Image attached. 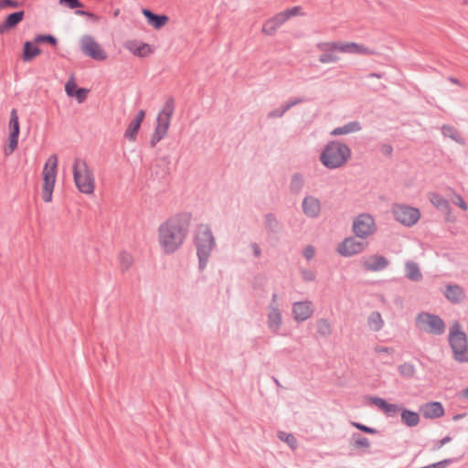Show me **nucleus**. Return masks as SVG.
Listing matches in <instances>:
<instances>
[{"label":"nucleus","mask_w":468,"mask_h":468,"mask_svg":"<svg viewBox=\"0 0 468 468\" xmlns=\"http://www.w3.org/2000/svg\"><path fill=\"white\" fill-rule=\"evenodd\" d=\"M191 219V213L182 212L159 226L158 239L165 254H172L182 246L187 237Z\"/></svg>","instance_id":"nucleus-1"},{"label":"nucleus","mask_w":468,"mask_h":468,"mask_svg":"<svg viewBox=\"0 0 468 468\" xmlns=\"http://www.w3.org/2000/svg\"><path fill=\"white\" fill-rule=\"evenodd\" d=\"M194 244L198 258V271L202 272L209 261L216 240L208 225L199 224L194 236Z\"/></svg>","instance_id":"nucleus-2"},{"label":"nucleus","mask_w":468,"mask_h":468,"mask_svg":"<svg viewBox=\"0 0 468 468\" xmlns=\"http://www.w3.org/2000/svg\"><path fill=\"white\" fill-rule=\"evenodd\" d=\"M351 157L349 146L339 141H331L324 146L319 160L328 169H336L346 165Z\"/></svg>","instance_id":"nucleus-3"},{"label":"nucleus","mask_w":468,"mask_h":468,"mask_svg":"<svg viewBox=\"0 0 468 468\" xmlns=\"http://www.w3.org/2000/svg\"><path fill=\"white\" fill-rule=\"evenodd\" d=\"M452 358L458 363H468V339L458 321L453 322L448 335Z\"/></svg>","instance_id":"nucleus-4"},{"label":"nucleus","mask_w":468,"mask_h":468,"mask_svg":"<svg viewBox=\"0 0 468 468\" xmlns=\"http://www.w3.org/2000/svg\"><path fill=\"white\" fill-rule=\"evenodd\" d=\"M72 168L74 182L79 191L84 194H92L95 188V179L93 172L86 162L76 159Z\"/></svg>","instance_id":"nucleus-5"},{"label":"nucleus","mask_w":468,"mask_h":468,"mask_svg":"<svg viewBox=\"0 0 468 468\" xmlns=\"http://www.w3.org/2000/svg\"><path fill=\"white\" fill-rule=\"evenodd\" d=\"M57 167L58 157L56 154H52L48 157L42 171V198L45 202H50L52 200V193L54 190L57 176Z\"/></svg>","instance_id":"nucleus-6"},{"label":"nucleus","mask_w":468,"mask_h":468,"mask_svg":"<svg viewBox=\"0 0 468 468\" xmlns=\"http://www.w3.org/2000/svg\"><path fill=\"white\" fill-rule=\"evenodd\" d=\"M416 325L427 334L441 335L446 324L440 315L428 312H420L415 318Z\"/></svg>","instance_id":"nucleus-7"},{"label":"nucleus","mask_w":468,"mask_h":468,"mask_svg":"<svg viewBox=\"0 0 468 468\" xmlns=\"http://www.w3.org/2000/svg\"><path fill=\"white\" fill-rule=\"evenodd\" d=\"M392 214L397 221L406 227L415 225L420 218L419 208L404 204L394 205Z\"/></svg>","instance_id":"nucleus-8"},{"label":"nucleus","mask_w":468,"mask_h":468,"mask_svg":"<svg viewBox=\"0 0 468 468\" xmlns=\"http://www.w3.org/2000/svg\"><path fill=\"white\" fill-rule=\"evenodd\" d=\"M376 230L375 220L369 214L358 215L353 222V231L357 238L365 239Z\"/></svg>","instance_id":"nucleus-9"},{"label":"nucleus","mask_w":468,"mask_h":468,"mask_svg":"<svg viewBox=\"0 0 468 468\" xmlns=\"http://www.w3.org/2000/svg\"><path fill=\"white\" fill-rule=\"evenodd\" d=\"M81 51L87 57L96 61H102L107 58V53L101 45L90 35H84L80 39Z\"/></svg>","instance_id":"nucleus-10"},{"label":"nucleus","mask_w":468,"mask_h":468,"mask_svg":"<svg viewBox=\"0 0 468 468\" xmlns=\"http://www.w3.org/2000/svg\"><path fill=\"white\" fill-rule=\"evenodd\" d=\"M9 135L8 144L5 148L4 152L5 155L11 154L18 146V138L20 134V124L18 119V113L16 109H12L10 112V120L8 123Z\"/></svg>","instance_id":"nucleus-11"},{"label":"nucleus","mask_w":468,"mask_h":468,"mask_svg":"<svg viewBox=\"0 0 468 468\" xmlns=\"http://www.w3.org/2000/svg\"><path fill=\"white\" fill-rule=\"evenodd\" d=\"M317 49L322 51L318 58V61L322 64L336 62L339 57L335 55L336 51H340L341 42H319L316 44Z\"/></svg>","instance_id":"nucleus-12"},{"label":"nucleus","mask_w":468,"mask_h":468,"mask_svg":"<svg viewBox=\"0 0 468 468\" xmlns=\"http://www.w3.org/2000/svg\"><path fill=\"white\" fill-rule=\"evenodd\" d=\"M367 243L358 241L354 237L346 238L337 247V252L344 257H351L362 252Z\"/></svg>","instance_id":"nucleus-13"},{"label":"nucleus","mask_w":468,"mask_h":468,"mask_svg":"<svg viewBox=\"0 0 468 468\" xmlns=\"http://www.w3.org/2000/svg\"><path fill=\"white\" fill-rule=\"evenodd\" d=\"M322 204L319 198L307 195L302 202L303 213L309 218H317L321 214Z\"/></svg>","instance_id":"nucleus-14"},{"label":"nucleus","mask_w":468,"mask_h":468,"mask_svg":"<svg viewBox=\"0 0 468 468\" xmlns=\"http://www.w3.org/2000/svg\"><path fill=\"white\" fill-rule=\"evenodd\" d=\"M170 164L168 155L157 158L153 166L152 176L158 181L166 180L170 175Z\"/></svg>","instance_id":"nucleus-15"},{"label":"nucleus","mask_w":468,"mask_h":468,"mask_svg":"<svg viewBox=\"0 0 468 468\" xmlns=\"http://www.w3.org/2000/svg\"><path fill=\"white\" fill-rule=\"evenodd\" d=\"M389 261L382 255L374 254L366 259L362 266L367 271H380L388 268Z\"/></svg>","instance_id":"nucleus-16"},{"label":"nucleus","mask_w":468,"mask_h":468,"mask_svg":"<svg viewBox=\"0 0 468 468\" xmlns=\"http://www.w3.org/2000/svg\"><path fill=\"white\" fill-rule=\"evenodd\" d=\"M314 310L309 301L297 302L293 303L292 314L296 322H303L312 316Z\"/></svg>","instance_id":"nucleus-17"},{"label":"nucleus","mask_w":468,"mask_h":468,"mask_svg":"<svg viewBox=\"0 0 468 468\" xmlns=\"http://www.w3.org/2000/svg\"><path fill=\"white\" fill-rule=\"evenodd\" d=\"M371 404L377 406L388 417H394L399 411L402 410V406L388 403L385 399L379 397H369Z\"/></svg>","instance_id":"nucleus-18"},{"label":"nucleus","mask_w":468,"mask_h":468,"mask_svg":"<svg viewBox=\"0 0 468 468\" xmlns=\"http://www.w3.org/2000/svg\"><path fill=\"white\" fill-rule=\"evenodd\" d=\"M142 13L146 18L147 23L154 29H161L169 21V17L166 15L154 13L148 8H143Z\"/></svg>","instance_id":"nucleus-19"},{"label":"nucleus","mask_w":468,"mask_h":468,"mask_svg":"<svg viewBox=\"0 0 468 468\" xmlns=\"http://www.w3.org/2000/svg\"><path fill=\"white\" fill-rule=\"evenodd\" d=\"M25 18V11L19 10L8 14L4 22L0 25V35H3L5 31L11 30L21 23Z\"/></svg>","instance_id":"nucleus-20"},{"label":"nucleus","mask_w":468,"mask_h":468,"mask_svg":"<svg viewBox=\"0 0 468 468\" xmlns=\"http://www.w3.org/2000/svg\"><path fill=\"white\" fill-rule=\"evenodd\" d=\"M443 294L453 304L461 303L465 298L464 290L458 284L446 285Z\"/></svg>","instance_id":"nucleus-21"},{"label":"nucleus","mask_w":468,"mask_h":468,"mask_svg":"<svg viewBox=\"0 0 468 468\" xmlns=\"http://www.w3.org/2000/svg\"><path fill=\"white\" fill-rule=\"evenodd\" d=\"M420 411L425 419H436L444 415V408L438 401H431L422 405Z\"/></svg>","instance_id":"nucleus-22"},{"label":"nucleus","mask_w":468,"mask_h":468,"mask_svg":"<svg viewBox=\"0 0 468 468\" xmlns=\"http://www.w3.org/2000/svg\"><path fill=\"white\" fill-rule=\"evenodd\" d=\"M37 45L38 44L35 43V39L33 41L27 40L23 44L21 58L24 62H30L42 53L41 48H39Z\"/></svg>","instance_id":"nucleus-23"},{"label":"nucleus","mask_w":468,"mask_h":468,"mask_svg":"<svg viewBox=\"0 0 468 468\" xmlns=\"http://www.w3.org/2000/svg\"><path fill=\"white\" fill-rule=\"evenodd\" d=\"M126 48L135 56L145 58L153 52L152 47L144 42L130 41Z\"/></svg>","instance_id":"nucleus-24"},{"label":"nucleus","mask_w":468,"mask_h":468,"mask_svg":"<svg viewBox=\"0 0 468 468\" xmlns=\"http://www.w3.org/2000/svg\"><path fill=\"white\" fill-rule=\"evenodd\" d=\"M264 225L267 232L271 234H277L283 228L282 223L271 212L264 215Z\"/></svg>","instance_id":"nucleus-25"},{"label":"nucleus","mask_w":468,"mask_h":468,"mask_svg":"<svg viewBox=\"0 0 468 468\" xmlns=\"http://www.w3.org/2000/svg\"><path fill=\"white\" fill-rule=\"evenodd\" d=\"M349 446L352 450H363V452H367V450L370 447V441L360 433L354 432L349 440Z\"/></svg>","instance_id":"nucleus-26"},{"label":"nucleus","mask_w":468,"mask_h":468,"mask_svg":"<svg viewBox=\"0 0 468 468\" xmlns=\"http://www.w3.org/2000/svg\"><path fill=\"white\" fill-rule=\"evenodd\" d=\"M340 51L344 53L370 55L374 52L368 48L355 42L341 43Z\"/></svg>","instance_id":"nucleus-27"},{"label":"nucleus","mask_w":468,"mask_h":468,"mask_svg":"<svg viewBox=\"0 0 468 468\" xmlns=\"http://www.w3.org/2000/svg\"><path fill=\"white\" fill-rule=\"evenodd\" d=\"M405 277L411 282H420L422 280V273L419 265L411 261L405 263Z\"/></svg>","instance_id":"nucleus-28"},{"label":"nucleus","mask_w":468,"mask_h":468,"mask_svg":"<svg viewBox=\"0 0 468 468\" xmlns=\"http://www.w3.org/2000/svg\"><path fill=\"white\" fill-rule=\"evenodd\" d=\"M361 124L357 121L350 122L343 126L336 127L331 132V135L338 136L343 134H347L351 133H356L361 130Z\"/></svg>","instance_id":"nucleus-29"},{"label":"nucleus","mask_w":468,"mask_h":468,"mask_svg":"<svg viewBox=\"0 0 468 468\" xmlns=\"http://www.w3.org/2000/svg\"><path fill=\"white\" fill-rule=\"evenodd\" d=\"M441 133L445 137H449L461 145H465L466 142L463 137L461 136L459 131L450 124H443L441 127Z\"/></svg>","instance_id":"nucleus-30"},{"label":"nucleus","mask_w":468,"mask_h":468,"mask_svg":"<svg viewBox=\"0 0 468 468\" xmlns=\"http://www.w3.org/2000/svg\"><path fill=\"white\" fill-rule=\"evenodd\" d=\"M401 422L408 427H415L420 422V415L416 411L408 409H402Z\"/></svg>","instance_id":"nucleus-31"},{"label":"nucleus","mask_w":468,"mask_h":468,"mask_svg":"<svg viewBox=\"0 0 468 468\" xmlns=\"http://www.w3.org/2000/svg\"><path fill=\"white\" fill-rule=\"evenodd\" d=\"M303 186H304L303 176L299 172L294 173L292 176L290 186H289L290 192L292 195H299L302 192Z\"/></svg>","instance_id":"nucleus-32"},{"label":"nucleus","mask_w":468,"mask_h":468,"mask_svg":"<svg viewBox=\"0 0 468 468\" xmlns=\"http://www.w3.org/2000/svg\"><path fill=\"white\" fill-rule=\"evenodd\" d=\"M367 324L370 329L373 330L374 332L380 331L384 324L380 313L378 311L370 313L367 319Z\"/></svg>","instance_id":"nucleus-33"},{"label":"nucleus","mask_w":468,"mask_h":468,"mask_svg":"<svg viewBox=\"0 0 468 468\" xmlns=\"http://www.w3.org/2000/svg\"><path fill=\"white\" fill-rule=\"evenodd\" d=\"M268 326L271 331L276 333L282 325V314L280 311L269 312L268 314Z\"/></svg>","instance_id":"nucleus-34"},{"label":"nucleus","mask_w":468,"mask_h":468,"mask_svg":"<svg viewBox=\"0 0 468 468\" xmlns=\"http://www.w3.org/2000/svg\"><path fill=\"white\" fill-rule=\"evenodd\" d=\"M174 112H175V99L172 96H170L166 99L163 108L161 109V111L159 112L157 116L165 117V118L171 120V118L174 114Z\"/></svg>","instance_id":"nucleus-35"},{"label":"nucleus","mask_w":468,"mask_h":468,"mask_svg":"<svg viewBox=\"0 0 468 468\" xmlns=\"http://www.w3.org/2000/svg\"><path fill=\"white\" fill-rule=\"evenodd\" d=\"M430 201L433 206L440 209H446L449 207V202L446 198H444L441 195L438 193H431L430 197Z\"/></svg>","instance_id":"nucleus-36"},{"label":"nucleus","mask_w":468,"mask_h":468,"mask_svg":"<svg viewBox=\"0 0 468 468\" xmlns=\"http://www.w3.org/2000/svg\"><path fill=\"white\" fill-rule=\"evenodd\" d=\"M35 43L37 44H48L51 47L58 45V39L51 34H38L35 37Z\"/></svg>","instance_id":"nucleus-37"},{"label":"nucleus","mask_w":468,"mask_h":468,"mask_svg":"<svg viewBox=\"0 0 468 468\" xmlns=\"http://www.w3.org/2000/svg\"><path fill=\"white\" fill-rule=\"evenodd\" d=\"M317 333L323 337H327L332 334L331 324L327 319H320L317 322Z\"/></svg>","instance_id":"nucleus-38"},{"label":"nucleus","mask_w":468,"mask_h":468,"mask_svg":"<svg viewBox=\"0 0 468 468\" xmlns=\"http://www.w3.org/2000/svg\"><path fill=\"white\" fill-rule=\"evenodd\" d=\"M399 375L406 378H410L415 375L416 369L411 363L405 362L398 367Z\"/></svg>","instance_id":"nucleus-39"},{"label":"nucleus","mask_w":468,"mask_h":468,"mask_svg":"<svg viewBox=\"0 0 468 468\" xmlns=\"http://www.w3.org/2000/svg\"><path fill=\"white\" fill-rule=\"evenodd\" d=\"M140 127L141 125L138 122H135L132 120L124 133V137L130 141H135Z\"/></svg>","instance_id":"nucleus-40"},{"label":"nucleus","mask_w":468,"mask_h":468,"mask_svg":"<svg viewBox=\"0 0 468 468\" xmlns=\"http://www.w3.org/2000/svg\"><path fill=\"white\" fill-rule=\"evenodd\" d=\"M170 122H171L170 119L157 116V118H156V126H155L154 130L160 132L161 133H163L165 135H166L167 131H168L169 126H170Z\"/></svg>","instance_id":"nucleus-41"},{"label":"nucleus","mask_w":468,"mask_h":468,"mask_svg":"<svg viewBox=\"0 0 468 468\" xmlns=\"http://www.w3.org/2000/svg\"><path fill=\"white\" fill-rule=\"evenodd\" d=\"M278 438L285 441L291 448L294 449L297 445V440L292 433H287L285 431H279Z\"/></svg>","instance_id":"nucleus-42"},{"label":"nucleus","mask_w":468,"mask_h":468,"mask_svg":"<svg viewBox=\"0 0 468 468\" xmlns=\"http://www.w3.org/2000/svg\"><path fill=\"white\" fill-rule=\"evenodd\" d=\"M278 27L273 23L271 18L267 19L262 26V33L267 36H273L277 31Z\"/></svg>","instance_id":"nucleus-43"},{"label":"nucleus","mask_w":468,"mask_h":468,"mask_svg":"<svg viewBox=\"0 0 468 468\" xmlns=\"http://www.w3.org/2000/svg\"><path fill=\"white\" fill-rule=\"evenodd\" d=\"M350 424L353 427H355L356 429H357L358 431H362L364 433H367V434L374 435V434H378L379 432L377 429L369 427V426H367V425L362 424L360 422L351 421Z\"/></svg>","instance_id":"nucleus-44"},{"label":"nucleus","mask_w":468,"mask_h":468,"mask_svg":"<svg viewBox=\"0 0 468 468\" xmlns=\"http://www.w3.org/2000/svg\"><path fill=\"white\" fill-rule=\"evenodd\" d=\"M58 5L69 9H80L84 6L80 0H58Z\"/></svg>","instance_id":"nucleus-45"},{"label":"nucleus","mask_w":468,"mask_h":468,"mask_svg":"<svg viewBox=\"0 0 468 468\" xmlns=\"http://www.w3.org/2000/svg\"><path fill=\"white\" fill-rule=\"evenodd\" d=\"M23 5V2L16 0H0V10L9 8H19Z\"/></svg>","instance_id":"nucleus-46"},{"label":"nucleus","mask_w":468,"mask_h":468,"mask_svg":"<svg viewBox=\"0 0 468 468\" xmlns=\"http://www.w3.org/2000/svg\"><path fill=\"white\" fill-rule=\"evenodd\" d=\"M80 87L75 82L74 77L71 78L65 84V91L69 97H71L73 93L77 91Z\"/></svg>","instance_id":"nucleus-47"},{"label":"nucleus","mask_w":468,"mask_h":468,"mask_svg":"<svg viewBox=\"0 0 468 468\" xmlns=\"http://www.w3.org/2000/svg\"><path fill=\"white\" fill-rule=\"evenodd\" d=\"M90 90L86 88H80L70 98H75L79 103H82L86 101Z\"/></svg>","instance_id":"nucleus-48"},{"label":"nucleus","mask_w":468,"mask_h":468,"mask_svg":"<svg viewBox=\"0 0 468 468\" xmlns=\"http://www.w3.org/2000/svg\"><path fill=\"white\" fill-rule=\"evenodd\" d=\"M282 12L284 13V16H286L287 20H289L292 16L303 15V8L300 5H296L292 8H287Z\"/></svg>","instance_id":"nucleus-49"},{"label":"nucleus","mask_w":468,"mask_h":468,"mask_svg":"<svg viewBox=\"0 0 468 468\" xmlns=\"http://www.w3.org/2000/svg\"><path fill=\"white\" fill-rule=\"evenodd\" d=\"M75 14L78 15V16H85V17H87L88 19L91 20L94 23H97V22L100 21V16H97L96 14L90 12V11H86V10H82V9H77L75 11Z\"/></svg>","instance_id":"nucleus-50"},{"label":"nucleus","mask_w":468,"mask_h":468,"mask_svg":"<svg viewBox=\"0 0 468 468\" xmlns=\"http://www.w3.org/2000/svg\"><path fill=\"white\" fill-rule=\"evenodd\" d=\"M120 261L123 267V271H126L132 265V257L127 252H122L120 254Z\"/></svg>","instance_id":"nucleus-51"},{"label":"nucleus","mask_w":468,"mask_h":468,"mask_svg":"<svg viewBox=\"0 0 468 468\" xmlns=\"http://www.w3.org/2000/svg\"><path fill=\"white\" fill-rule=\"evenodd\" d=\"M271 20L279 27L287 21L283 12H280L271 17Z\"/></svg>","instance_id":"nucleus-52"},{"label":"nucleus","mask_w":468,"mask_h":468,"mask_svg":"<svg viewBox=\"0 0 468 468\" xmlns=\"http://www.w3.org/2000/svg\"><path fill=\"white\" fill-rule=\"evenodd\" d=\"M286 112L285 109L282 105L280 108L274 109L268 113V118H280Z\"/></svg>","instance_id":"nucleus-53"},{"label":"nucleus","mask_w":468,"mask_h":468,"mask_svg":"<svg viewBox=\"0 0 468 468\" xmlns=\"http://www.w3.org/2000/svg\"><path fill=\"white\" fill-rule=\"evenodd\" d=\"M165 136V134L154 130V134L152 135V138L150 140L151 147H154L157 144V143H159Z\"/></svg>","instance_id":"nucleus-54"},{"label":"nucleus","mask_w":468,"mask_h":468,"mask_svg":"<svg viewBox=\"0 0 468 468\" xmlns=\"http://www.w3.org/2000/svg\"><path fill=\"white\" fill-rule=\"evenodd\" d=\"M277 297H278V294L276 292L272 293L271 300L268 306L270 312L280 311L278 303H277Z\"/></svg>","instance_id":"nucleus-55"},{"label":"nucleus","mask_w":468,"mask_h":468,"mask_svg":"<svg viewBox=\"0 0 468 468\" xmlns=\"http://www.w3.org/2000/svg\"><path fill=\"white\" fill-rule=\"evenodd\" d=\"M303 101V100L302 98H295L293 100H290L288 101H286L282 106L283 108L285 109V111H289L292 107L297 105V104H300Z\"/></svg>","instance_id":"nucleus-56"},{"label":"nucleus","mask_w":468,"mask_h":468,"mask_svg":"<svg viewBox=\"0 0 468 468\" xmlns=\"http://www.w3.org/2000/svg\"><path fill=\"white\" fill-rule=\"evenodd\" d=\"M303 255L306 260L313 259L314 256V248L312 245L306 246L303 250Z\"/></svg>","instance_id":"nucleus-57"},{"label":"nucleus","mask_w":468,"mask_h":468,"mask_svg":"<svg viewBox=\"0 0 468 468\" xmlns=\"http://www.w3.org/2000/svg\"><path fill=\"white\" fill-rule=\"evenodd\" d=\"M453 203L464 211L467 210L468 208L467 203L460 195L455 196V200L453 201Z\"/></svg>","instance_id":"nucleus-58"},{"label":"nucleus","mask_w":468,"mask_h":468,"mask_svg":"<svg viewBox=\"0 0 468 468\" xmlns=\"http://www.w3.org/2000/svg\"><path fill=\"white\" fill-rule=\"evenodd\" d=\"M302 277L305 282H313L315 279V274L310 270L302 271Z\"/></svg>","instance_id":"nucleus-59"},{"label":"nucleus","mask_w":468,"mask_h":468,"mask_svg":"<svg viewBox=\"0 0 468 468\" xmlns=\"http://www.w3.org/2000/svg\"><path fill=\"white\" fill-rule=\"evenodd\" d=\"M451 441H452V437H450L449 435L445 436L441 440L437 441L435 442V444L433 446V450L436 451V450L441 449L443 445H445L446 443L450 442Z\"/></svg>","instance_id":"nucleus-60"},{"label":"nucleus","mask_w":468,"mask_h":468,"mask_svg":"<svg viewBox=\"0 0 468 468\" xmlns=\"http://www.w3.org/2000/svg\"><path fill=\"white\" fill-rule=\"evenodd\" d=\"M144 117H145V111L144 110H140L137 112V114L135 115V117L133 119V121L135 122H138L141 125L142 122L144 120Z\"/></svg>","instance_id":"nucleus-61"},{"label":"nucleus","mask_w":468,"mask_h":468,"mask_svg":"<svg viewBox=\"0 0 468 468\" xmlns=\"http://www.w3.org/2000/svg\"><path fill=\"white\" fill-rule=\"evenodd\" d=\"M144 117H145V111L144 110H140L137 112V114L135 115V117L133 119V121L135 122H138L141 125L142 122L144 120Z\"/></svg>","instance_id":"nucleus-62"},{"label":"nucleus","mask_w":468,"mask_h":468,"mask_svg":"<svg viewBox=\"0 0 468 468\" xmlns=\"http://www.w3.org/2000/svg\"><path fill=\"white\" fill-rule=\"evenodd\" d=\"M455 461H456V459L449 458V459H444L440 462H437V463L440 468H446L449 464L452 463Z\"/></svg>","instance_id":"nucleus-63"},{"label":"nucleus","mask_w":468,"mask_h":468,"mask_svg":"<svg viewBox=\"0 0 468 468\" xmlns=\"http://www.w3.org/2000/svg\"><path fill=\"white\" fill-rule=\"evenodd\" d=\"M250 247L252 249L253 255L256 258H259L261 255V250L260 246L257 243L253 242L250 244Z\"/></svg>","instance_id":"nucleus-64"}]
</instances>
